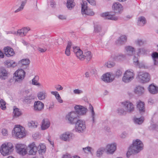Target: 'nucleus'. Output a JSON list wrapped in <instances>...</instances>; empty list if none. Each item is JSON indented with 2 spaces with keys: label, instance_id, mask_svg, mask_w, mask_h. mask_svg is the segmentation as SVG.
Instances as JSON below:
<instances>
[{
  "label": "nucleus",
  "instance_id": "f257e3e1",
  "mask_svg": "<svg viewBox=\"0 0 158 158\" xmlns=\"http://www.w3.org/2000/svg\"><path fill=\"white\" fill-rule=\"evenodd\" d=\"M143 145L142 141L139 139H136L134 141L130 147L127 153V156L129 157L132 154H135L139 153L143 149Z\"/></svg>",
  "mask_w": 158,
  "mask_h": 158
},
{
  "label": "nucleus",
  "instance_id": "f03ea898",
  "mask_svg": "<svg viewBox=\"0 0 158 158\" xmlns=\"http://www.w3.org/2000/svg\"><path fill=\"white\" fill-rule=\"evenodd\" d=\"M28 148L29 150V152L30 155H35L37 151L40 154L45 153L46 151V146L44 145L40 144L37 147L34 142L28 145Z\"/></svg>",
  "mask_w": 158,
  "mask_h": 158
},
{
  "label": "nucleus",
  "instance_id": "7ed1b4c3",
  "mask_svg": "<svg viewBox=\"0 0 158 158\" xmlns=\"http://www.w3.org/2000/svg\"><path fill=\"white\" fill-rule=\"evenodd\" d=\"M13 147L11 143H3L1 146L0 151L4 156H6L11 154L13 150Z\"/></svg>",
  "mask_w": 158,
  "mask_h": 158
},
{
  "label": "nucleus",
  "instance_id": "20e7f679",
  "mask_svg": "<svg viewBox=\"0 0 158 158\" xmlns=\"http://www.w3.org/2000/svg\"><path fill=\"white\" fill-rule=\"evenodd\" d=\"M136 78L139 82L142 83L147 82L150 80L149 73L144 71H139L138 72Z\"/></svg>",
  "mask_w": 158,
  "mask_h": 158
},
{
  "label": "nucleus",
  "instance_id": "39448f33",
  "mask_svg": "<svg viewBox=\"0 0 158 158\" xmlns=\"http://www.w3.org/2000/svg\"><path fill=\"white\" fill-rule=\"evenodd\" d=\"M24 129L22 126L15 127L12 131L13 135H15L17 138H22L24 137L26 133L24 131Z\"/></svg>",
  "mask_w": 158,
  "mask_h": 158
},
{
  "label": "nucleus",
  "instance_id": "423d86ee",
  "mask_svg": "<svg viewBox=\"0 0 158 158\" xmlns=\"http://www.w3.org/2000/svg\"><path fill=\"white\" fill-rule=\"evenodd\" d=\"M78 115L74 111L69 113L66 116V119L69 121V123L73 124H75L79 120Z\"/></svg>",
  "mask_w": 158,
  "mask_h": 158
},
{
  "label": "nucleus",
  "instance_id": "0eeeda50",
  "mask_svg": "<svg viewBox=\"0 0 158 158\" xmlns=\"http://www.w3.org/2000/svg\"><path fill=\"white\" fill-rule=\"evenodd\" d=\"M81 11L82 14L84 15H88L89 16H93L94 15V13L91 10L88 9L87 6V3L85 1H82V3H81Z\"/></svg>",
  "mask_w": 158,
  "mask_h": 158
},
{
  "label": "nucleus",
  "instance_id": "6e6552de",
  "mask_svg": "<svg viewBox=\"0 0 158 158\" xmlns=\"http://www.w3.org/2000/svg\"><path fill=\"white\" fill-rule=\"evenodd\" d=\"M25 74V72L23 70L18 69L14 73L13 78L15 81H21L24 78Z\"/></svg>",
  "mask_w": 158,
  "mask_h": 158
},
{
  "label": "nucleus",
  "instance_id": "1a4fd4ad",
  "mask_svg": "<svg viewBox=\"0 0 158 158\" xmlns=\"http://www.w3.org/2000/svg\"><path fill=\"white\" fill-rule=\"evenodd\" d=\"M75 124V130L78 132H82L86 129V125L84 121L78 120Z\"/></svg>",
  "mask_w": 158,
  "mask_h": 158
},
{
  "label": "nucleus",
  "instance_id": "9d476101",
  "mask_svg": "<svg viewBox=\"0 0 158 158\" xmlns=\"http://www.w3.org/2000/svg\"><path fill=\"white\" fill-rule=\"evenodd\" d=\"M17 152L20 155L24 156L27 153L26 147L25 145L22 144H17L15 146Z\"/></svg>",
  "mask_w": 158,
  "mask_h": 158
},
{
  "label": "nucleus",
  "instance_id": "9b49d317",
  "mask_svg": "<svg viewBox=\"0 0 158 158\" xmlns=\"http://www.w3.org/2000/svg\"><path fill=\"white\" fill-rule=\"evenodd\" d=\"M33 106L34 111L36 112H40L44 109V104L42 102L38 101L35 102Z\"/></svg>",
  "mask_w": 158,
  "mask_h": 158
},
{
  "label": "nucleus",
  "instance_id": "f8f14e48",
  "mask_svg": "<svg viewBox=\"0 0 158 158\" xmlns=\"http://www.w3.org/2000/svg\"><path fill=\"white\" fill-rule=\"evenodd\" d=\"M75 112L77 115H84L87 111L86 108L81 105H76L74 107Z\"/></svg>",
  "mask_w": 158,
  "mask_h": 158
},
{
  "label": "nucleus",
  "instance_id": "ddd939ff",
  "mask_svg": "<svg viewBox=\"0 0 158 158\" xmlns=\"http://www.w3.org/2000/svg\"><path fill=\"white\" fill-rule=\"evenodd\" d=\"M114 78L113 74H110V73H106L102 76V80L107 83L112 82Z\"/></svg>",
  "mask_w": 158,
  "mask_h": 158
},
{
  "label": "nucleus",
  "instance_id": "4468645a",
  "mask_svg": "<svg viewBox=\"0 0 158 158\" xmlns=\"http://www.w3.org/2000/svg\"><path fill=\"white\" fill-rule=\"evenodd\" d=\"M122 104L125 107V109L127 112L130 113L134 111V105L130 102L126 101L123 102Z\"/></svg>",
  "mask_w": 158,
  "mask_h": 158
},
{
  "label": "nucleus",
  "instance_id": "2eb2a0df",
  "mask_svg": "<svg viewBox=\"0 0 158 158\" xmlns=\"http://www.w3.org/2000/svg\"><path fill=\"white\" fill-rule=\"evenodd\" d=\"M112 7L114 9V13L115 14H120L122 10V6L118 2H115L113 4Z\"/></svg>",
  "mask_w": 158,
  "mask_h": 158
},
{
  "label": "nucleus",
  "instance_id": "dca6fc26",
  "mask_svg": "<svg viewBox=\"0 0 158 158\" xmlns=\"http://www.w3.org/2000/svg\"><path fill=\"white\" fill-rule=\"evenodd\" d=\"M101 16L102 17H106V19L114 20H117L118 18L115 16L114 14H112V13L107 12L103 13L101 15Z\"/></svg>",
  "mask_w": 158,
  "mask_h": 158
},
{
  "label": "nucleus",
  "instance_id": "f3484780",
  "mask_svg": "<svg viewBox=\"0 0 158 158\" xmlns=\"http://www.w3.org/2000/svg\"><path fill=\"white\" fill-rule=\"evenodd\" d=\"M106 149L108 153L113 154L116 149V144L115 143L108 144L106 146Z\"/></svg>",
  "mask_w": 158,
  "mask_h": 158
},
{
  "label": "nucleus",
  "instance_id": "a211bd4d",
  "mask_svg": "<svg viewBox=\"0 0 158 158\" xmlns=\"http://www.w3.org/2000/svg\"><path fill=\"white\" fill-rule=\"evenodd\" d=\"M4 50L6 55L8 57L13 56L15 54L13 49L10 47H5Z\"/></svg>",
  "mask_w": 158,
  "mask_h": 158
},
{
  "label": "nucleus",
  "instance_id": "6ab92c4d",
  "mask_svg": "<svg viewBox=\"0 0 158 158\" xmlns=\"http://www.w3.org/2000/svg\"><path fill=\"white\" fill-rule=\"evenodd\" d=\"M50 126V122L47 118H44L41 123V128L45 130L48 128Z\"/></svg>",
  "mask_w": 158,
  "mask_h": 158
},
{
  "label": "nucleus",
  "instance_id": "aec40b11",
  "mask_svg": "<svg viewBox=\"0 0 158 158\" xmlns=\"http://www.w3.org/2000/svg\"><path fill=\"white\" fill-rule=\"evenodd\" d=\"M148 89L149 92L152 94H157L158 93V87L156 86L153 83L149 86Z\"/></svg>",
  "mask_w": 158,
  "mask_h": 158
},
{
  "label": "nucleus",
  "instance_id": "412c9836",
  "mask_svg": "<svg viewBox=\"0 0 158 158\" xmlns=\"http://www.w3.org/2000/svg\"><path fill=\"white\" fill-rule=\"evenodd\" d=\"M145 90L143 87L140 85L136 86L134 89L135 93L139 96H141L144 94Z\"/></svg>",
  "mask_w": 158,
  "mask_h": 158
},
{
  "label": "nucleus",
  "instance_id": "4be33fe9",
  "mask_svg": "<svg viewBox=\"0 0 158 158\" xmlns=\"http://www.w3.org/2000/svg\"><path fill=\"white\" fill-rule=\"evenodd\" d=\"M73 134L71 132H66L63 134L61 139L64 141H69L71 138Z\"/></svg>",
  "mask_w": 158,
  "mask_h": 158
},
{
  "label": "nucleus",
  "instance_id": "5701e85b",
  "mask_svg": "<svg viewBox=\"0 0 158 158\" xmlns=\"http://www.w3.org/2000/svg\"><path fill=\"white\" fill-rule=\"evenodd\" d=\"M127 40V36L125 35H122L116 41L115 43L116 44L118 45H122L126 42Z\"/></svg>",
  "mask_w": 158,
  "mask_h": 158
},
{
  "label": "nucleus",
  "instance_id": "b1692460",
  "mask_svg": "<svg viewBox=\"0 0 158 158\" xmlns=\"http://www.w3.org/2000/svg\"><path fill=\"white\" fill-rule=\"evenodd\" d=\"M125 49L127 54L129 56H132L135 52L134 48L130 46H126Z\"/></svg>",
  "mask_w": 158,
  "mask_h": 158
},
{
  "label": "nucleus",
  "instance_id": "393cba45",
  "mask_svg": "<svg viewBox=\"0 0 158 158\" xmlns=\"http://www.w3.org/2000/svg\"><path fill=\"white\" fill-rule=\"evenodd\" d=\"M7 72L3 67L0 68V78L5 79L7 76Z\"/></svg>",
  "mask_w": 158,
  "mask_h": 158
},
{
  "label": "nucleus",
  "instance_id": "a878e982",
  "mask_svg": "<svg viewBox=\"0 0 158 158\" xmlns=\"http://www.w3.org/2000/svg\"><path fill=\"white\" fill-rule=\"evenodd\" d=\"M145 104L144 102L140 101L138 102L137 105V109L138 110L140 113L144 112L145 111Z\"/></svg>",
  "mask_w": 158,
  "mask_h": 158
},
{
  "label": "nucleus",
  "instance_id": "bb28decb",
  "mask_svg": "<svg viewBox=\"0 0 158 158\" xmlns=\"http://www.w3.org/2000/svg\"><path fill=\"white\" fill-rule=\"evenodd\" d=\"M17 2L18 3V4L20 3L21 4L19 7L15 11V13H17L23 9L26 3V0H18Z\"/></svg>",
  "mask_w": 158,
  "mask_h": 158
},
{
  "label": "nucleus",
  "instance_id": "cd10ccee",
  "mask_svg": "<svg viewBox=\"0 0 158 158\" xmlns=\"http://www.w3.org/2000/svg\"><path fill=\"white\" fill-rule=\"evenodd\" d=\"M146 23L145 18L143 16L139 17L138 20L137 24L141 26H143Z\"/></svg>",
  "mask_w": 158,
  "mask_h": 158
},
{
  "label": "nucleus",
  "instance_id": "c85d7f7f",
  "mask_svg": "<svg viewBox=\"0 0 158 158\" xmlns=\"http://www.w3.org/2000/svg\"><path fill=\"white\" fill-rule=\"evenodd\" d=\"M34 99V97L31 95H29L27 97H25L23 100V102L27 104L30 103Z\"/></svg>",
  "mask_w": 158,
  "mask_h": 158
},
{
  "label": "nucleus",
  "instance_id": "c756f323",
  "mask_svg": "<svg viewBox=\"0 0 158 158\" xmlns=\"http://www.w3.org/2000/svg\"><path fill=\"white\" fill-rule=\"evenodd\" d=\"M30 62V61L29 59H23L20 60L18 63L19 65L22 64V65H17V66L21 67L24 65H28Z\"/></svg>",
  "mask_w": 158,
  "mask_h": 158
},
{
  "label": "nucleus",
  "instance_id": "7c9ffc66",
  "mask_svg": "<svg viewBox=\"0 0 158 158\" xmlns=\"http://www.w3.org/2000/svg\"><path fill=\"white\" fill-rule=\"evenodd\" d=\"M126 56L122 54H119L115 56L113 58L114 60L115 61H121L125 59Z\"/></svg>",
  "mask_w": 158,
  "mask_h": 158
},
{
  "label": "nucleus",
  "instance_id": "2f4dec72",
  "mask_svg": "<svg viewBox=\"0 0 158 158\" xmlns=\"http://www.w3.org/2000/svg\"><path fill=\"white\" fill-rule=\"evenodd\" d=\"M152 56L154 61V64L155 65H158V53L157 52H153Z\"/></svg>",
  "mask_w": 158,
  "mask_h": 158
},
{
  "label": "nucleus",
  "instance_id": "473e14b6",
  "mask_svg": "<svg viewBox=\"0 0 158 158\" xmlns=\"http://www.w3.org/2000/svg\"><path fill=\"white\" fill-rule=\"evenodd\" d=\"M75 5L73 0H67L66 3L67 7L68 9L71 10Z\"/></svg>",
  "mask_w": 158,
  "mask_h": 158
},
{
  "label": "nucleus",
  "instance_id": "72a5a7b5",
  "mask_svg": "<svg viewBox=\"0 0 158 158\" xmlns=\"http://www.w3.org/2000/svg\"><path fill=\"white\" fill-rule=\"evenodd\" d=\"M37 96L40 100H43L46 97L47 94L44 91L39 92L37 94Z\"/></svg>",
  "mask_w": 158,
  "mask_h": 158
},
{
  "label": "nucleus",
  "instance_id": "f704fd0d",
  "mask_svg": "<svg viewBox=\"0 0 158 158\" xmlns=\"http://www.w3.org/2000/svg\"><path fill=\"white\" fill-rule=\"evenodd\" d=\"M124 75L128 77H131L132 79H134V76L135 75L133 71L132 70H127L125 71Z\"/></svg>",
  "mask_w": 158,
  "mask_h": 158
},
{
  "label": "nucleus",
  "instance_id": "c9c22d12",
  "mask_svg": "<svg viewBox=\"0 0 158 158\" xmlns=\"http://www.w3.org/2000/svg\"><path fill=\"white\" fill-rule=\"evenodd\" d=\"M6 65L8 68L10 67H12L14 68L16 66H17V64H16L15 62H13V61H10L9 60H7L5 62Z\"/></svg>",
  "mask_w": 158,
  "mask_h": 158
},
{
  "label": "nucleus",
  "instance_id": "e433bc0d",
  "mask_svg": "<svg viewBox=\"0 0 158 158\" xmlns=\"http://www.w3.org/2000/svg\"><path fill=\"white\" fill-rule=\"evenodd\" d=\"M72 45V43L71 41H69L66 47L65 54L67 56H69L70 54V49Z\"/></svg>",
  "mask_w": 158,
  "mask_h": 158
},
{
  "label": "nucleus",
  "instance_id": "4c0bfd02",
  "mask_svg": "<svg viewBox=\"0 0 158 158\" xmlns=\"http://www.w3.org/2000/svg\"><path fill=\"white\" fill-rule=\"evenodd\" d=\"M105 150V148H104L102 147L98 148L96 152L97 156L98 157H101Z\"/></svg>",
  "mask_w": 158,
  "mask_h": 158
},
{
  "label": "nucleus",
  "instance_id": "58836bf2",
  "mask_svg": "<svg viewBox=\"0 0 158 158\" xmlns=\"http://www.w3.org/2000/svg\"><path fill=\"white\" fill-rule=\"evenodd\" d=\"M39 80V76H35L32 80V84L34 85H37L39 86H40L41 84L40 83L38 82Z\"/></svg>",
  "mask_w": 158,
  "mask_h": 158
},
{
  "label": "nucleus",
  "instance_id": "ea45409f",
  "mask_svg": "<svg viewBox=\"0 0 158 158\" xmlns=\"http://www.w3.org/2000/svg\"><path fill=\"white\" fill-rule=\"evenodd\" d=\"M83 56H84V59H86L88 61L90 60L92 57L91 52L90 51H87L85 52Z\"/></svg>",
  "mask_w": 158,
  "mask_h": 158
},
{
  "label": "nucleus",
  "instance_id": "a19ab883",
  "mask_svg": "<svg viewBox=\"0 0 158 158\" xmlns=\"http://www.w3.org/2000/svg\"><path fill=\"white\" fill-rule=\"evenodd\" d=\"M76 55L77 57L81 60L84 59V56L83 55V52L80 49L78 50L77 52H76Z\"/></svg>",
  "mask_w": 158,
  "mask_h": 158
},
{
  "label": "nucleus",
  "instance_id": "79ce46f5",
  "mask_svg": "<svg viewBox=\"0 0 158 158\" xmlns=\"http://www.w3.org/2000/svg\"><path fill=\"white\" fill-rule=\"evenodd\" d=\"M102 29V27L100 25L98 24H96L94 25V31L95 32H100L101 31Z\"/></svg>",
  "mask_w": 158,
  "mask_h": 158
},
{
  "label": "nucleus",
  "instance_id": "37998d69",
  "mask_svg": "<svg viewBox=\"0 0 158 158\" xmlns=\"http://www.w3.org/2000/svg\"><path fill=\"white\" fill-rule=\"evenodd\" d=\"M133 79L131 77H128L124 75L122 78L123 81L125 83H128L131 82Z\"/></svg>",
  "mask_w": 158,
  "mask_h": 158
},
{
  "label": "nucleus",
  "instance_id": "c03bdc74",
  "mask_svg": "<svg viewBox=\"0 0 158 158\" xmlns=\"http://www.w3.org/2000/svg\"><path fill=\"white\" fill-rule=\"evenodd\" d=\"M134 120L135 123L140 125L143 123L144 119L143 118H134Z\"/></svg>",
  "mask_w": 158,
  "mask_h": 158
},
{
  "label": "nucleus",
  "instance_id": "a18cd8bd",
  "mask_svg": "<svg viewBox=\"0 0 158 158\" xmlns=\"http://www.w3.org/2000/svg\"><path fill=\"white\" fill-rule=\"evenodd\" d=\"M27 125L29 127L36 128L38 125V123L33 121H31V122H29L28 123Z\"/></svg>",
  "mask_w": 158,
  "mask_h": 158
},
{
  "label": "nucleus",
  "instance_id": "49530a36",
  "mask_svg": "<svg viewBox=\"0 0 158 158\" xmlns=\"http://www.w3.org/2000/svg\"><path fill=\"white\" fill-rule=\"evenodd\" d=\"M122 71L121 69H118L116 71L115 74L114 75V77L118 78L121 77L122 74Z\"/></svg>",
  "mask_w": 158,
  "mask_h": 158
},
{
  "label": "nucleus",
  "instance_id": "de8ad7c7",
  "mask_svg": "<svg viewBox=\"0 0 158 158\" xmlns=\"http://www.w3.org/2000/svg\"><path fill=\"white\" fill-rule=\"evenodd\" d=\"M0 108L2 110H5L6 109V102L2 99H1L0 100Z\"/></svg>",
  "mask_w": 158,
  "mask_h": 158
},
{
  "label": "nucleus",
  "instance_id": "09e8293b",
  "mask_svg": "<svg viewBox=\"0 0 158 158\" xmlns=\"http://www.w3.org/2000/svg\"><path fill=\"white\" fill-rule=\"evenodd\" d=\"M13 113L15 116H19L21 115V113L18 108H15L14 109Z\"/></svg>",
  "mask_w": 158,
  "mask_h": 158
},
{
  "label": "nucleus",
  "instance_id": "8fccbe9b",
  "mask_svg": "<svg viewBox=\"0 0 158 158\" xmlns=\"http://www.w3.org/2000/svg\"><path fill=\"white\" fill-rule=\"evenodd\" d=\"M118 113L120 115H125L126 114V111L122 108H119L118 110Z\"/></svg>",
  "mask_w": 158,
  "mask_h": 158
},
{
  "label": "nucleus",
  "instance_id": "3c124183",
  "mask_svg": "<svg viewBox=\"0 0 158 158\" xmlns=\"http://www.w3.org/2000/svg\"><path fill=\"white\" fill-rule=\"evenodd\" d=\"M106 64L108 68H111L114 66L115 63L112 61H109L107 62Z\"/></svg>",
  "mask_w": 158,
  "mask_h": 158
},
{
  "label": "nucleus",
  "instance_id": "603ef678",
  "mask_svg": "<svg viewBox=\"0 0 158 158\" xmlns=\"http://www.w3.org/2000/svg\"><path fill=\"white\" fill-rule=\"evenodd\" d=\"M135 43L136 44L139 46H141L143 44V41L141 40H135Z\"/></svg>",
  "mask_w": 158,
  "mask_h": 158
},
{
  "label": "nucleus",
  "instance_id": "864d4df0",
  "mask_svg": "<svg viewBox=\"0 0 158 158\" xmlns=\"http://www.w3.org/2000/svg\"><path fill=\"white\" fill-rule=\"evenodd\" d=\"M146 50L143 48H139L138 49V52H137L138 56H139L140 53L144 54L146 52Z\"/></svg>",
  "mask_w": 158,
  "mask_h": 158
},
{
  "label": "nucleus",
  "instance_id": "5fc2aeb1",
  "mask_svg": "<svg viewBox=\"0 0 158 158\" xmlns=\"http://www.w3.org/2000/svg\"><path fill=\"white\" fill-rule=\"evenodd\" d=\"M23 30L22 28L18 30L17 32V34L21 36H25V34H24V32H23Z\"/></svg>",
  "mask_w": 158,
  "mask_h": 158
},
{
  "label": "nucleus",
  "instance_id": "6e6d98bb",
  "mask_svg": "<svg viewBox=\"0 0 158 158\" xmlns=\"http://www.w3.org/2000/svg\"><path fill=\"white\" fill-rule=\"evenodd\" d=\"M92 149V148L90 147H87L85 148H83V150L85 152H86L87 151L91 153H92L91 150Z\"/></svg>",
  "mask_w": 158,
  "mask_h": 158
},
{
  "label": "nucleus",
  "instance_id": "4d7b16f0",
  "mask_svg": "<svg viewBox=\"0 0 158 158\" xmlns=\"http://www.w3.org/2000/svg\"><path fill=\"white\" fill-rule=\"evenodd\" d=\"M133 61L134 64L136 65V64H138V63L139 62L138 58L135 56H134V58H133Z\"/></svg>",
  "mask_w": 158,
  "mask_h": 158
},
{
  "label": "nucleus",
  "instance_id": "13d9d810",
  "mask_svg": "<svg viewBox=\"0 0 158 158\" xmlns=\"http://www.w3.org/2000/svg\"><path fill=\"white\" fill-rule=\"evenodd\" d=\"M136 66L138 67L139 68H145L144 64L142 63H140L139 62L138 64H136Z\"/></svg>",
  "mask_w": 158,
  "mask_h": 158
},
{
  "label": "nucleus",
  "instance_id": "bf43d9fd",
  "mask_svg": "<svg viewBox=\"0 0 158 158\" xmlns=\"http://www.w3.org/2000/svg\"><path fill=\"white\" fill-rule=\"evenodd\" d=\"M23 30V32H24V34H26L28 32V31L30 30V28L29 27H24L22 28Z\"/></svg>",
  "mask_w": 158,
  "mask_h": 158
},
{
  "label": "nucleus",
  "instance_id": "052dcab7",
  "mask_svg": "<svg viewBox=\"0 0 158 158\" xmlns=\"http://www.w3.org/2000/svg\"><path fill=\"white\" fill-rule=\"evenodd\" d=\"M91 116L92 118V121L93 123H94L95 122L94 121V118H95V113L94 111V110L92 109L91 110Z\"/></svg>",
  "mask_w": 158,
  "mask_h": 158
},
{
  "label": "nucleus",
  "instance_id": "680f3d73",
  "mask_svg": "<svg viewBox=\"0 0 158 158\" xmlns=\"http://www.w3.org/2000/svg\"><path fill=\"white\" fill-rule=\"evenodd\" d=\"M55 88L56 89V90L58 91H60L63 89V87L60 85H55Z\"/></svg>",
  "mask_w": 158,
  "mask_h": 158
},
{
  "label": "nucleus",
  "instance_id": "e2e57ef3",
  "mask_svg": "<svg viewBox=\"0 0 158 158\" xmlns=\"http://www.w3.org/2000/svg\"><path fill=\"white\" fill-rule=\"evenodd\" d=\"M56 97H56V99L57 100L58 102L60 103H62L63 102V101L61 99L59 94H58Z\"/></svg>",
  "mask_w": 158,
  "mask_h": 158
},
{
  "label": "nucleus",
  "instance_id": "0e129e2a",
  "mask_svg": "<svg viewBox=\"0 0 158 158\" xmlns=\"http://www.w3.org/2000/svg\"><path fill=\"white\" fill-rule=\"evenodd\" d=\"M2 132L4 136H6L8 134V131L5 129H3L2 130Z\"/></svg>",
  "mask_w": 158,
  "mask_h": 158
},
{
  "label": "nucleus",
  "instance_id": "69168bd1",
  "mask_svg": "<svg viewBox=\"0 0 158 158\" xmlns=\"http://www.w3.org/2000/svg\"><path fill=\"white\" fill-rule=\"evenodd\" d=\"M90 4L92 5H95L96 4V2L94 0H86Z\"/></svg>",
  "mask_w": 158,
  "mask_h": 158
},
{
  "label": "nucleus",
  "instance_id": "338daca9",
  "mask_svg": "<svg viewBox=\"0 0 158 158\" xmlns=\"http://www.w3.org/2000/svg\"><path fill=\"white\" fill-rule=\"evenodd\" d=\"M73 92L75 94H79L82 93V91L78 89H75L73 90Z\"/></svg>",
  "mask_w": 158,
  "mask_h": 158
},
{
  "label": "nucleus",
  "instance_id": "774afa93",
  "mask_svg": "<svg viewBox=\"0 0 158 158\" xmlns=\"http://www.w3.org/2000/svg\"><path fill=\"white\" fill-rule=\"evenodd\" d=\"M50 6L52 7H55L56 6V3L53 0H51L50 2Z\"/></svg>",
  "mask_w": 158,
  "mask_h": 158
}]
</instances>
